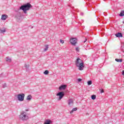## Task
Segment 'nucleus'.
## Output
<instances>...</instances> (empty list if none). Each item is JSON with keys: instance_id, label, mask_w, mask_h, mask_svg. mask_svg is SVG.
<instances>
[{"instance_id": "f257e3e1", "label": "nucleus", "mask_w": 124, "mask_h": 124, "mask_svg": "<svg viewBox=\"0 0 124 124\" xmlns=\"http://www.w3.org/2000/svg\"><path fill=\"white\" fill-rule=\"evenodd\" d=\"M31 7H32V6L31 4V3H27L21 5L19 8V9L20 10H23V12L25 13V14H27V11L31 9Z\"/></svg>"}, {"instance_id": "f03ea898", "label": "nucleus", "mask_w": 124, "mask_h": 124, "mask_svg": "<svg viewBox=\"0 0 124 124\" xmlns=\"http://www.w3.org/2000/svg\"><path fill=\"white\" fill-rule=\"evenodd\" d=\"M75 63L76 66L78 67L79 70H83V68L85 66H84V62L79 57L77 59Z\"/></svg>"}, {"instance_id": "7ed1b4c3", "label": "nucleus", "mask_w": 124, "mask_h": 124, "mask_svg": "<svg viewBox=\"0 0 124 124\" xmlns=\"http://www.w3.org/2000/svg\"><path fill=\"white\" fill-rule=\"evenodd\" d=\"M19 119L22 121H27L29 120V116L26 112L22 111L19 115Z\"/></svg>"}, {"instance_id": "20e7f679", "label": "nucleus", "mask_w": 124, "mask_h": 124, "mask_svg": "<svg viewBox=\"0 0 124 124\" xmlns=\"http://www.w3.org/2000/svg\"><path fill=\"white\" fill-rule=\"evenodd\" d=\"M24 98H25V94L22 93L17 95V99L19 101H24Z\"/></svg>"}, {"instance_id": "39448f33", "label": "nucleus", "mask_w": 124, "mask_h": 124, "mask_svg": "<svg viewBox=\"0 0 124 124\" xmlns=\"http://www.w3.org/2000/svg\"><path fill=\"white\" fill-rule=\"evenodd\" d=\"M57 96H59V100H61L64 96V92H60L57 93Z\"/></svg>"}, {"instance_id": "423d86ee", "label": "nucleus", "mask_w": 124, "mask_h": 124, "mask_svg": "<svg viewBox=\"0 0 124 124\" xmlns=\"http://www.w3.org/2000/svg\"><path fill=\"white\" fill-rule=\"evenodd\" d=\"M70 42L72 44V45H74V46H75V45H76V43H77V42H76V38H72L70 39Z\"/></svg>"}, {"instance_id": "0eeeda50", "label": "nucleus", "mask_w": 124, "mask_h": 124, "mask_svg": "<svg viewBox=\"0 0 124 124\" xmlns=\"http://www.w3.org/2000/svg\"><path fill=\"white\" fill-rule=\"evenodd\" d=\"M16 18L17 20H21V18H22V16L21 15V13L16 12Z\"/></svg>"}, {"instance_id": "6e6552de", "label": "nucleus", "mask_w": 124, "mask_h": 124, "mask_svg": "<svg viewBox=\"0 0 124 124\" xmlns=\"http://www.w3.org/2000/svg\"><path fill=\"white\" fill-rule=\"evenodd\" d=\"M67 87V85H62L59 87V90L62 91V90H65Z\"/></svg>"}, {"instance_id": "1a4fd4ad", "label": "nucleus", "mask_w": 124, "mask_h": 124, "mask_svg": "<svg viewBox=\"0 0 124 124\" xmlns=\"http://www.w3.org/2000/svg\"><path fill=\"white\" fill-rule=\"evenodd\" d=\"M115 36L118 38H120V37H123V33L118 32L115 34Z\"/></svg>"}, {"instance_id": "9d476101", "label": "nucleus", "mask_w": 124, "mask_h": 124, "mask_svg": "<svg viewBox=\"0 0 124 124\" xmlns=\"http://www.w3.org/2000/svg\"><path fill=\"white\" fill-rule=\"evenodd\" d=\"M68 105L70 106V105H73V99H69V100L68 101Z\"/></svg>"}, {"instance_id": "9b49d317", "label": "nucleus", "mask_w": 124, "mask_h": 124, "mask_svg": "<svg viewBox=\"0 0 124 124\" xmlns=\"http://www.w3.org/2000/svg\"><path fill=\"white\" fill-rule=\"evenodd\" d=\"M52 124V121L49 119L46 120L44 124Z\"/></svg>"}, {"instance_id": "f8f14e48", "label": "nucleus", "mask_w": 124, "mask_h": 124, "mask_svg": "<svg viewBox=\"0 0 124 124\" xmlns=\"http://www.w3.org/2000/svg\"><path fill=\"white\" fill-rule=\"evenodd\" d=\"M6 18H7V16L6 15H2L1 16V20H6Z\"/></svg>"}, {"instance_id": "ddd939ff", "label": "nucleus", "mask_w": 124, "mask_h": 124, "mask_svg": "<svg viewBox=\"0 0 124 124\" xmlns=\"http://www.w3.org/2000/svg\"><path fill=\"white\" fill-rule=\"evenodd\" d=\"M31 98H32V96H31V95H29L27 96V100H29L30 101V100H31Z\"/></svg>"}, {"instance_id": "4468645a", "label": "nucleus", "mask_w": 124, "mask_h": 124, "mask_svg": "<svg viewBox=\"0 0 124 124\" xmlns=\"http://www.w3.org/2000/svg\"><path fill=\"white\" fill-rule=\"evenodd\" d=\"M25 68L26 69V71H29V68L30 67V65H29V64H28V65L25 64Z\"/></svg>"}, {"instance_id": "2eb2a0df", "label": "nucleus", "mask_w": 124, "mask_h": 124, "mask_svg": "<svg viewBox=\"0 0 124 124\" xmlns=\"http://www.w3.org/2000/svg\"><path fill=\"white\" fill-rule=\"evenodd\" d=\"M119 16H120L121 17H123V16H124V11H122L120 13V14H119Z\"/></svg>"}, {"instance_id": "dca6fc26", "label": "nucleus", "mask_w": 124, "mask_h": 124, "mask_svg": "<svg viewBox=\"0 0 124 124\" xmlns=\"http://www.w3.org/2000/svg\"><path fill=\"white\" fill-rule=\"evenodd\" d=\"M48 48H49V45L45 46V48L44 51L45 52H46V51H47L48 50Z\"/></svg>"}, {"instance_id": "f3484780", "label": "nucleus", "mask_w": 124, "mask_h": 124, "mask_svg": "<svg viewBox=\"0 0 124 124\" xmlns=\"http://www.w3.org/2000/svg\"><path fill=\"white\" fill-rule=\"evenodd\" d=\"M115 61L116 62H123V59H116Z\"/></svg>"}, {"instance_id": "a211bd4d", "label": "nucleus", "mask_w": 124, "mask_h": 124, "mask_svg": "<svg viewBox=\"0 0 124 124\" xmlns=\"http://www.w3.org/2000/svg\"><path fill=\"white\" fill-rule=\"evenodd\" d=\"M91 98H92V99H93V100H94V99H95V98H96V96L94 94L92 95L91 96Z\"/></svg>"}, {"instance_id": "6ab92c4d", "label": "nucleus", "mask_w": 124, "mask_h": 124, "mask_svg": "<svg viewBox=\"0 0 124 124\" xmlns=\"http://www.w3.org/2000/svg\"><path fill=\"white\" fill-rule=\"evenodd\" d=\"M6 62H11V59L9 58L8 57H6Z\"/></svg>"}, {"instance_id": "aec40b11", "label": "nucleus", "mask_w": 124, "mask_h": 124, "mask_svg": "<svg viewBox=\"0 0 124 124\" xmlns=\"http://www.w3.org/2000/svg\"><path fill=\"white\" fill-rule=\"evenodd\" d=\"M44 74H45V75H48V74H49V71L48 70L45 71L44 72Z\"/></svg>"}, {"instance_id": "412c9836", "label": "nucleus", "mask_w": 124, "mask_h": 124, "mask_svg": "<svg viewBox=\"0 0 124 124\" xmlns=\"http://www.w3.org/2000/svg\"><path fill=\"white\" fill-rule=\"evenodd\" d=\"M87 84H88V86H90V85H92V84H93V81H92V80H89L87 82Z\"/></svg>"}, {"instance_id": "4be33fe9", "label": "nucleus", "mask_w": 124, "mask_h": 124, "mask_svg": "<svg viewBox=\"0 0 124 124\" xmlns=\"http://www.w3.org/2000/svg\"><path fill=\"white\" fill-rule=\"evenodd\" d=\"M0 31L1 33H3V32H5V31H6V30L5 29H4L3 30L1 29H0Z\"/></svg>"}, {"instance_id": "5701e85b", "label": "nucleus", "mask_w": 124, "mask_h": 124, "mask_svg": "<svg viewBox=\"0 0 124 124\" xmlns=\"http://www.w3.org/2000/svg\"><path fill=\"white\" fill-rule=\"evenodd\" d=\"M77 108H73L72 110L74 112V111H77Z\"/></svg>"}, {"instance_id": "b1692460", "label": "nucleus", "mask_w": 124, "mask_h": 124, "mask_svg": "<svg viewBox=\"0 0 124 124\" xmlns=\"http://www.w3.org/2000/svg\"><path fill=\"white\" fill-rule=\"evenodd\" d=\"M60 42L62 44H63V43H64V41H63V40H60Z\"/></svg>"}, {"instance_id": "393cba45", "label": "nucleus", "mask_w": 124, "mask_h": 124, "mask_svg": "<svg viewBox=\"0 0 124 124\" xmlns=\"http://www.w3.org/2000/svg\"><path fill=\"white\" fill-rule=\"evenodd\" d=\"M101 93H104V90L103 89L100 90Z\"/></svg>"}, {"instance_id": "a878e982", "label": "nucleus", "mask_w": 124, "mask_h": 124, "mask_svg": "<svg viewBox=\"0 0 124 124\" xmlns=\"http://www.w3.org/2000/svg\"><path fill=\"white\" fill-rule=\"evenodd\" d=\"M79 47H77L76 48V50L77 51V52H79Z\"/></svg>"}, {"instance_id": "bb28decb", "label": "nucleus", "mask_w": 124, "mask_h": 124, "mask_svg": "<svg viewBox=\"0 0 124 124\" xmlns=\"http://www.w3.org/2000/svg\"><path fill=\"white\" fill-rule=\"evenodd\" d=\"M78 82H81V81H82V79H81V78H78Z\"/></svg>"}, {"instance_id": "cd10ccee", "label": "nucleus", "mask_w": 124, "mask_h": 124, "mask_svg": "<svg viewBox=\"0 0 124 124\" xmlns=\"http://www.w3.org/2000/svg\"><path fill=\"white\" fill-rule=\"evenodd\" d=\"M6 87V84L4 83V84L3 85V88H5Z\"/></svg>"}, {"instance_id": "c85d7f7f", "label": "nucleus", "mask_w": 124, "mask_h": 124, "mask_svg": "<svg viewBox=\"0 0 124 124\" xmlns=\"http://www.w3.org/2000/svg\"><path fill=\"white\" fill-rule=\"evenodd\" d=\"M80 15H81V16H83L84 14L83 13H80Z\"/></svg>"}, {"instance_id": "c756f323", "label": "nucleus", "mask_w": 124, "mask_h": 124, "mask_svg": "<svg viewBox=\"0 0 124 124\" xmlns=\"http://www.w3.org/2000/svg\"><path fill=\"white\" fill-rule=\"evenodd\" d=\"M87 40H88V39L87 38H85V41L83 42L84 43H85Z\"/></svg>"}, {"instance_id": "7c9ffc66", "label": "nucleus", "mask_w": 124, "mask_h": 124, "mask_svg": "<svg viewBox=\"0 0 124 124\" xmlns=\"http://www.w3.org/2000/svg\"><path fill=\"white\" fill-rule=\"evenodd\" d=\"M122 75L124 76V70L122 71Z\"/></svg>"}, {"instance_id": "2f4dec72", "label": "nucleus", "mask_w": 124, "mask_h": 124, "mask_svg": "<svg viewBox=\"0 0 124 124\" xmlns=\"http://www.w3.org/2000/svg\"><path fill=\"white\" fill-rule=\"evenodd\" d=\"M73 112H74L73 110H72V111H70V114H72L73 113Z\"/></svg>"}, {"instance_id": "473e14b6", "label": "nucleus", "mask_w": 124, "mask_h": 124, "mask_svg": "<svg viewBox=\"0 0 124 124\" xmlns=\"http://www.w3.org/2000/svg\"><path fill=\"white\" fill-rule=\"evenodd\" d=\"M26 111H29V109H26Z\"/></svg>"}, {"instance_id": "72a5a7b5", "label": "nucleus", "mask_w": 124, "mask_h": 124, "mask_svg": "<svg viewBox=\"0 0 124 124\" xmlns=\"http://www.w3.org/2000/svg\"><path fill=\"white\" fill-rule=\"evenodd\" d=\"M123 23L124 24V22H123Z\"/></svg>"}]
</instances>
